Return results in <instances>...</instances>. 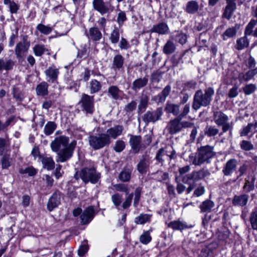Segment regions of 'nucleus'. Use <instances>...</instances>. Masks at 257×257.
Masks as SVG:
<instances>
[{
    "label": "nucleus",
    "instance_id": "nucleus-1",
    "mask_svg": "<svg viewBox=\"0 0 257 257\" xmlns=\"http://www.w3.org/2000/svg\"><path fill=\"white\" fill-rule=\"evenodd\" d=\"M69 142L68 137L61 136L56 137L51 143V148L53 152H57L56 161L57 162H66L73 156L76 146V141Z\"/></svg>",
    "mask_w": 257,
    "mask_h": 257
},
{
    "label": "nucleus",
    "instance_id": "nucleus-2",
    "mask_svg": "<svg viewBox=\"0 0 257 257\" xmlns=\"http://www.w3.org/2000/svg\"><path fill=\"white\" fill-rule=\"evenodd\" d=\"M205 177L204 172L203 170L198 171H193L183 176L182 181L189 186L186 188V186L181 183L178 182L176 190L178 194H181L186 190V194H190L196 186L195 183L203 179Z\"/></svg>",
    "mask_w": 257,
    "mask_h": 257
},
{
    "label": "nucleus",
    "instance_id": "nucleus-3",
    "mask_svg": "<svg viewBox=\"0 0 257 257\" xmlns=\"http://www.w3.org/2000/svg\"><path fill=\"white\" fill-rule=\"evenodd\" d=\"M214 94V90L212 87L206 88L204 92L200 89L195 93L193 98L192 107L195 110H198L201 106L206 107L209 105Z\"/></svg>",
    "mask_w": 257,
    "mask_h": 257
},
{
    "label": "nucleus",
    "instance_id": "nucleus-4",
    "mask_svg": "<svg viewBox=\"0 0 257 257\" xmlns=\"http://www.w3.org/2000/svg\"><path fill=\"white\" fill-rule=\"evenodd\" d=\"M215 155L214 147L205 146L198 149L197 152L191 160L192 164L195 166L201 165L204 163H209V160Z\"/></svg>",
    "mask_w": 257,
    "mask_h": 257
},
{
    "label": "nucleus",
    "instance_id": "nucleus-5",
    "mask_svg": "<svg viewBox=\"0 0 257 257\" xmlns=\"http://www.w3.org/2000/svg\"><path fill=\"white\" fill-rule=\"evenodd\" d=\"M74 177L77 180L80 178L85 183L90 182L92 184H95L100 179V174L93 167H85L81 169L80 173L77 172Z\"/></svg>",
    "mask_w": 257,
    "mask_h": 257
},
{
    "label": "nucleus",
    "instance_id": "nucleus-6",
    "mask_svg": "<svg viewBox=\"0 0 257 257\" xmlns=\"http://www.w3.org/2000/svg\"><path fill=\"white\" fill-rule=\"evenodd\" d=\"M90 146L94 150H98L110 143V140L105 134H99L98 136H91L89 138Z\"/></svg>",
    "mask_w": 257,
    "mask_h": 257
},
{
    "label": "nucleus",
    "instance_id": "nucleus-7",
    "mask_svg": "<svg viewBox=\"0 0 257 257\" xmlns=\"http://www.w3.org/2000/svg\"><path fill=\"white\" fill-rule=\"evenodd\" d=\"M81 105L82 110L87 113H92L94 111V98L88 94H83L81 99L79 102Z\"/></svg>",
    "mask_w": 257,
    "mask_h": 257
},
{
    "label": "nucleus",
    "instance_id": "nucleus-8",
    "mask_svg": "<svg viewBox=\"0 0 257 257\" xmlns=\"http://www.w3.org/2000/svg\"><path fill=\"white\" fill-rule=\"evenodd\" d=\"M30 44L25 41L19 42L16 46L15 54L18 59H23L28 52Z\"/></svg>",
    "mask_w": 257,
    "mask_h": 257
},
{
    "label": "nucleus",
    "instance_id": "nucleus-9",
    "mask_svg": "<svg viewBox=\"0 0 257 257\" xmlns=\"http://www.w3.org/2000/svg\"><path fill=\"white\" fill-rule=\"evenodd\" d=\"M162 115V109L159 108L153 111H147L143 116V120L147 123L156 122L160 119Z\"/></svg>",
    "mask_w": 257,
    "mask_h": 257
},
{
    "label": "nucleus",
    "instance_id": "nucleus-10",
    "mask_svg": "<svg viewBox=\"0 0 257 257\" xmlns=\"http://www.w3.org/2000/svg\"><path fill=\"white\" fill-rule=\"evenodd\" d=\"M45 74L48 82L55 83L57 81L59 71L55 66H51L45 71Z\"/></svg>",
    "mask_w": 257,
    "mask_h": 257
},
{
    "label": "nucleus",
    "instance_id": "nucleus-11",
    "mask_svg": "<svg viewBox=\"0 0 257 257\" xmlns=\"http://www.w3.org/2000/svg\"><path fill=\"white\" fill-rule=\"evenodd\" d=\"M167 128L171 134H175L181 131L182 127L180 118H176L171 120L168 124Z\"/></svg>",
    "mask_w": 257,
    "mask_h": 257
},
{
    "label": "nucleus",
    "instance_id": "nucleus-12",
    "mask_svg": "<svg viewBox=\"0 0 257 257\" xmlns=\"http://www.w3.org/2000/svg\"><path fill=\"white\" fill-rule=\"evenodd\" d=\"M248 199L249 196L247 194L236 195L232 200V203L235 206L243 207L247 204Z\"/></svg>",
    "mask_w": 257,
    "mask_h": 257
},
{
    "label": "nucleus",
    "instance_id": "nucleus-13",
    "mask_svg": "<svg viewBox=\"0 0 257 257\" xmlns=\"http://www.w3.org/2000/svg\"><path fill=\"white\" fill-rule=\"evenodd\" d=\"M94 9L101 15L110 12V6L106 5L103 0H93L92 2Z\"/></svg>",
    "mask_w": 257,
    "mask_h": 257
},
{
    "label": "nucleus",
    "instance_id": "nucleus-14",
    "mask_svg": "<svg viewBox=\"0 0 257 257\" xmlns=\"http://www.w3.org/2000/svg\"><path fill=\"white\" fill-rule=\"evenodd\" d=\"M94 210L92 206L87 207L80 216L81 223L83 224L89 223L93 219Z\"/></svg>",
    "mask_w": 257,
    "mask_h": 257
},
{
    "label": "nucleus",
    "instance_id": "nucleus-15",
    "mask_svg": "<svg viewBox=\"0 0 257 257\" xmlns=\"http://www.w3.org/2000/svg\"><path fill=\"white\" fill-rule=\"evenodd\" d=\"M123 130V127L122 125H117L108 129L105 135L108 137L109 140H110V138L115 139L118 136L121 135Z\"/></svg>",
    "mask_w": 257,
    "mask_h": 257
},
{
    "label": "nucleus",
    "instance_id": "nucleus-16",
    "mask_svg": "<svg viewBox=\"0 0 257 257\" xmlns=\"http://www.w3.org/2000/svg\"><path fill=\"white\" fill-rule=\"evenodd\" d=\"M60 203V195L59 192H55L49 199L48 204L47 208L51 211L55 208L57 207Z\"/></svg>",
    "mask_w": 257,
    "mask_h": 257
},
{
    "label": "nucleus",
    "instance_id": "nucleus-17",
    "mask_svg": "<svg viewBox=\"0 0 257 257\" xmlns=\"http://www.w3.org/2000/svg\"><path fill=\"white\" fill-rule=\"evenodd\" d=\"M237 166V161L232 159L228 160L222 170L224 175L229 176L235 170Z\"/></svg>",
    "mask_w": 257,
    "mask_h": 257
},
{
    "label": "nucleus",
    "instance_id": "nucleus-18",
    "mask_svg": "<svg viewBox=\"0 0 257 257\" xmlns=\"http://www.w3.org/2000/svg\"><path fill=\"white\" fill-rule=\"evenodd\" d=\"M235 0H226L227 5L225 7L223 16L225 18L229 20L234 11L236 9Z\"/></svg>",
    "mask_w": 257,
    "mask_h": 257
},
{
    "label": "nucleus",
    "instance_id": "nucleus-19",
    "mask_svg": "<svg viewBox=\"0 0 257 257\" xmlns=\"http://www.w3.org/2000/svg\"><path fill=\"white\" fill-rule=\"evenodd\" d=\"M148 82V79L146 77L136 79L133 82L132 89L134 91L137 92L141 88L146 86Z\"/></svg>",
    "mask_w": 257,
    "mask_h": 257
},
{
    "label": "nucleus",
    "instance_id": "nucleus-20",
    "mask_svg": "<svg viewBox=\"0 0 257 257\" xmlns=\"http://www.w3.org/2000/svg\"><path fill=\"white\" fill-rule=\"evenodd\" d=\"M87 36L88 39L93 41H99L102 38V34L97 27L90 28Z\"/></svg>",
    "mask_w": 257,
    "mask_h": 257
},
{
    "label": "nucleus",
    "instance_id": "nucleus-21",
    "mask_svg": "<svg viewBox=\"0 0 257 257\" xmlns=\"http://www.w3.org/2000/svg\"><path fill=\"white\" fill-rule=\"evenodd\" d=\"M213 119L218 126H221L228 121V117L221 111H216L214 113Z\"/></svg>",
    "mask_w": 257,
    "mask_h": 257
},
{
    "label": "nucleus",
    "instance_id": "nucleus-22",
    "mask_svg": "<svg viewBox=\"0 0 257 257\" xmlns=\"http://www.w3.org/2000/svg\"><path fill=\"white\" fill-rule=\"evenodd\" d=\"M214 207V202L210 199H207L203 201L199 205L201 212L202 213L210 212L213 210Z\"/></svg>",
    "mask_w": 257,
    "mask_h": 257
},
{
    "label": "nucleus",
    "instance_id": "nucleus-23",
    "mask_svg": "<svg viewBox=\"0 0 257 257\" xmlns=\"http://www.w3.org/2000/svg\"><path fill=\"white\" fill-rule=\"evenodd\" d=\"M199 9V5L196 1H190L186 5L185 11L189 14L196 13Z\"/></svg>",
    "mask_w": 257,
    "mask_h": 257
},
{
    "label": "nucleus",
    "instance_id": "nucleus-24",
    "mask_svg": "<svg viewBox=\"0 0 257 257\" xmlns=\"http://www.w3.org/2000/svg\"><path fill=\"white\" fill-rule=\"evenodd\" d=\"M40 161L42 162L43 167L48 170H51L54 168L55 163L51 157L44 155L40 158Z\"/></svg>",
    "mask_w": 257,
    "mask_h": 257
},
{
    "label": "nucleus",
    "instance_id": "nucleus-25",
    "mask_svg": "<svg viewBox=\"0 0 257 257\" xmlns=\"http://www.w3.org/2000/svg\"><path fill=\"white\" fill-rule=\"evenodd\" d=\"M15 62L10 59H0V71H9L13 69Z\"/></svg>",
    "mask_w": 257,
    "mask_h": 257
},
{
    "label": "nucleus",
    "instance_id": "nucleus-26",
    "mask_svg": "<svg viewBox=\"0 0 257 257\" xmlns=\"http://www.w3.org/2000/svg\"><path fill=\"white\" fill-rule=\"evenodd\" d=\"M132 170L129 168H124L119 174L118 178L123 182H128L130 181Z\"/></svg>",
    "mask_w": 257,
    "mask_h": 257
},
{
    "label": "nucleus",
    "instance_id": "nucleus-27",
    "mask_svg": "<svg viewBox=\"0 0 257 257\" xmlns=\"http://www.w3.org/2000/svg\"><path fill=\"white\" fill-rule=\"evenodd\" d=\"M168 30L169 28L168 25L165 23H161L154 26L152 32L157 33L161 35H164L168 33Z\"/></svg>",
    "mask_w": 257,
    "mask_h": 257
},
{
    "label": "nucleus",
    "instance_id": "nucleus-28",
    "mask_svg": "<svg viewBox=\"0 0 257 257\" xmlns=\"http://www.w3.org/2000/svg\"><path fill=\"white\" fill-rule=\"evenodd\" d=\"M124 63V58L122 56L118 54L114 56L113 59L112 68L114 70H119L122 68Z\"/></svg>",
    "mask_w": 257,
    "mask_h": 257
},
{
    "label": "nucleus",
    "instance_id": "nucleus-29",
    "mask_svg": "<svg viewBox=\"0 0 257 257\" xmlns=\"http://www.w3.org/2000/svg\"><path fill=\"white\" fill-rule=\"evenodd\" d=\"M141 141V137L140 136H131L130 140V143L135 153L139 152L140 148V143Z\"/></svg>",
    "mask_w": 257,
    "mask_h": 257
},
{
    "label": "nucleus",
    "instance_id": "nucleus-30",
    "mask_svg": "<svg viewBox=\"0 0 257 257\" xmlns=\"http://www.w3.org/2000/svg\"><path fill=\"white\" fill-rule=\"evenodd\" d=\"M149 98L146 95H142L140 97L139 104L138 105V112L142 113L144 112L147 108Z\"/></svg>",
    "mask_w": 257,
    "mask_h": 257
},
{
    "label": "nucleus",
    "instance_id": "nucleus-31",
    "mask_svg": "<svg viewBox=\"0 0 257 257\" xmlns=\"http://www.w3.org/2000/svg\"><path fill=\"white\" fill-rule=\"evenodd\" d=\"M33 52L35 56H41L45 52H47V54L49 55L48 49L43 44H36L33 48Z\"/></svg>",
    "mask_w": 257,
    "mask_h": 257
},
{
    "label": "nucleus",
    "instance_id": "nucleus-32",
    "mask_svg": "<svg viewBox=\"0 0 257 257\" xmlns=\"http://www.w3.org/2000/svg\"><path fill=\"white\" fill-rule=\"evenodd\" d=\"M168 226L172 228L174 230H182L187 227V225L186 223L180 220L172 221L168 224Z\"/></svg>",
    "mask_w": 257,
    "mask_h": 257
},
{
    "label": "nucleus",
    "instance_id": "nucleus-33",
    "mask_svg": "<svg viewBox=\"0 0 257 257\" xmlns=\"http://www.w3.org/2000/svg\"><path fill=\"white\" fill-rule=\"evenodd\" d=\"M163 52L166 55H170L176 50L175 43L171 40H168L163 47Z\"/></svg>",
    "mask_w": 257,
    "mask_h": 257
},
{
    "label": "nucleus",
    "instance_id": "nucleus-34",
    "mask_svg": "<svg viewBox=\"0 0 257 257\" xmlns=\"http://www.w3.org/2000/svg\"><path fill=\"white\" fill-rule=\"evenodd\" d=\"M151 217L152 215L142 213L135 218V222L137 224H144L150 222Z\"/></svg>",
    "mask_w": 257,
    "mask_h": 257
},
{
    "label": "nucleus",
    "instance_id": "nucleus-35",
    "mask_svg": "<svg viewBox=\"0 0 257 257\" xmlns=\"http://www.w3.org/2000/svg\"><path fill=\"white\" fill-rule=\"evenodd\" d=\"M89 88L91 94L99 91L101 88L100 82L96 79H92L89 82Z\"/></svg>",
    "mask_w": 257,
    "mask_h": 257
},
{
    "label": "nucleus",
    "instance_id": "nucleus-36",
    "mask_svg": "<svg viewBox=\"0 0 257 257\" xmlns=\"http://www.w3.org/2000/svg\"><path fill=\"white\" fill-rule=\"evenodd\" d=\"M249 221L252 229L257 230V207H254L250 212Z\"/></svg>",
    "mask_w": 257,
    "mask_h": 257
},
{
    "label": "nucleus",
    "instance_id": "nucleus-37",
    "mask_svg": "<svg viewBox=\"0 0 257 257\" xmlns=\"http://www.w3.org/2000/svg\"><path fill=\"white\" fill-rule=\"evenodd\" d=\"M48 84L46 82H42L36 87V92L39 95L44 96L48 94Z\"/></svg>",
    "mask_w": 257,
    "mask_h": 257
},
{
    "label": "nucleus",
    "instance_id": "nucleus-38",
    "mask_svg": "<svg viewBox=\"0 0 257 257\" xmlns=\"http://www.w3.org/2000/svg\"><path fill=\"white\" fill-rule=\"evenodd\" d=\"M108 93L114 99L117 100L120 97V94L122 91L116 86H111L108 88Z\"/></svg>",
    "mask_w": 257,
    "mask_h": 257
},
{
    "label": "nucleus",
    "instance_id": "nucleus-39",
    "mask_svg": "<svg viewBox=\"0 0 257 257\" xmlns=\"http://www.w3.org/2000/svg\"><path fill=\"white\" fill-rule=\"evenodd\" d=\"M149 165V162L145 159H142L138 164V170L141 174L147 172Z\"/></svg>",
    "mask_w": 257,
    "mask_h": 257
},
{
    "label": "nucleus",
    "instance_id": "nucleus-40",
    "mask_svg": "<svg viewBox=\"0 0 257 257\" xmlns=\"http://www.w3.org/2000/svg\"><path fill=\"white\" fill-rule=\"evenodd\" d=\"M249 45V42L245 37L237 39L235 48L237 50H242L246 48Z\"/></svg>",
    "mask_w": 257,
    "mask_h": 257
},
{
    "label": "nucleus",
    "instance_id": "nucleus-41",
    "mask_svg": "<svg viewBox=\"0 0 257 257\" xmlns=\"http://www.w3.org/2000/svg\"><path fill=\"white\" fill-rule=\"evenodd\" d=\"M57 127L56 124L53 121L48 122L44 126V132L46 135H50Z\"/></svg>",
    "mask_w": 257,
    "mask_h": 257
},
{
    "label": "nucleus",
    "instance_id": "nucleus-42",
    "mask_svg": "<svg viewBox=\"0 0 257 257\" xmlns=\"http://www.w3.org/2000/svg\"><path fill=\"white\" fill-rule=\"evenodd\" d=\"M255 178L253 176L251 181L245 180L243 189L245 192H249L254 189V181Z\"/></svg>",
    "mask_w": 257,
    "mask_h": 257
},
{
    "label": "nucleus",
    "instance_id": "nucleus-43",
    "mask_svg": "<svg viewBox=\"0 0 257 257\" xmlns=\"http://www.w3.org/2000/svg\"><path fill=\"white\" fill-rule=\"evenodd\" d=\"M166 110L169 113H172L175 115H178L179 114L180 106L179 105L173 103H167Z\"/></svg>",
    "mask_w": 257,
    "mask_h": 257
},
{
    "label": "nucleus",
    "instance_id": "nucleus-44",
    "mask_svg": "<svg viewBox=\"0 0 257 257\" xmlns=\"http://www.w3.org/2000/svg\"><path fill=\"white\" fill-rule=\"evenodd\" d=\"M256 131L254 128L252 123H248L246 126L243 127L240 132V136L244 137L247 136L250 133H254Z\"/></svg>",
    "mask_w": 257,
    "mask_h": 257
},
{
    "label": "nucleus",
    "instance_id": "nucleus-45",
    "mask_svg": "<svg viewBox=\"0 0 257 257\" xmlns=\"http://www.w3.org/2000/svg\"><path fill=\"white\" fill-rule=\"evenodd\" d=\"M236 34V30L235 28L231 27L229 28L222 34V38L224 40H227L228 38H231L235 36Z\"/></svg>",
    "mask_w": 257,
    "mask_h": 257
},
{
    "label": "nucleus",
    "instance_id": "nucleus-46",
    "mask_svg": "<svg viewBox=\"0 0 257 257\" xmlns=\"http://www.w3.org/2000/svg\"><path fill=\"white\" fill-rule=\"evenodd\" d=\"M219 133L218 129L212 126H207L204 130V134L209 137H214Z\"/></svg>",
    "mask_w": 257,
    "mask_h": 257
},
{
    "label": "nucleus",
    "instance_id": "nucleus-47",
    "mask_svg": "<svg viewBox=\"0 0 257 257\" xmlns=\"http://www.w3.org/2000/svg\"><path fill=\"white\" fill-rule=\"evenodd\" d=\"M171 38L182 45L185 44L187 41V36L182 33H178L175 36H171Z\"/></svg>",
    "mask_w": 257,
    "mask_h": 257
},
{
    "label": "nucleus",
    "instance_id": "nucleus-48",
    "mask_svg": "<svg viewBox=\"0 0 257 257\" xmlns=\"http://www.w3.org/2000/svg\"><path fill=\"white\" fill-rule=\"evenodd\" d=\"M109 39L113 44H116L119 39V33L118 28H114L110 34Z\"/></svg>",
    "mask_w": 257,
    "mask_h": 257
},
{
    "label": "nucleus",
    "instance_id": "nucleus-49",
    "mask_svg": "<svg viewBox=\"0 0 257 257\" xmlns=\"http://www.w3.org/2000/svg\"><path fill=\"white\" fill-rule=\"evenodd\" d=\"M152 239L149 231H145L140 236V241L141 243L144 244L149 243Z\"/></svg>",
    "mask_w": 257,
    "mask_h": 257
},
{
    "label": "nucleus",
    "instance_id": "nucleus-50",
    "mask_svg": "<svg viewBox=\"0 0 257 257\" xmlns=\"http://www.w3.org/2000/svg\"><path fill=\"white\" fill-rule=\"evenodd\" d=\"M37 29L44 35H48L52 31V28L51 27L48 26H45L42 24H39L37 25Z\"/></svg>",
    "mask_w": 257,
    "mask_h": 257
},
{
    "label": "nucleus",
    "instance_id": "nucleus-51",
    "mask_svg": "<svg viewBox=\"0 0 257 257\" xmlns=\"http://www.w3.org/2000/svg\"><path fill=\"white\" fill-rule=\"evenodd\" d=\"M240 147L243 150L248 151L253 149V145L249 141L243 140L240 143Z\"/></svg>",
    "mask_w": 257,
    "mask_h": 257
},
{
    "label": "nucleus",
    "instance_id": "nucleus-52",
    "mask_svg": "<svg viewBox=\"0 0 257 257\" xmlns=\"http://www.w3.org/2000/svg\"><path fill=\"white\" fill-rule=\"evenodd\" d=\"M171 86L170 85H167L163 90L161 93L159 95L160 97V101H164L166 97L169 94L171 91Z\"/></svg>",
    "mask_w": 257,
    "mask_h": 257
},
{
    "label": "nucleus",
    "instance_id": "nucleus-53",
    "mask_svg": "<svg viewBox=\"0 0 257 257\" xmlns=\"http://www.w3.org/2000/svg\"><path fill=\"white\" fill-rule=\"evenodd\" d=\"M113 187L116 191L123 192L126 194L128 193V188L126 184H117L113 185Z\"/></svg>",
    "mask_w": 257,
    "mask_h": 257
},
{
    "label": "nucleus",
    "instance_id": "nucleus-54",
    "mask_svg": "<svg viewBox=\"0 0 257 257\" xmlns=\"http://www.w3.org/2000/svg\"><path fill=\"white\" fill-rule=\"evenodd\" d=\"M2 165L3 169H7L11 166V158L9 155H4L2 159Z\"/></svg>",
    "mask_w": 257,
    "mask_h": 257
},
{
    "label": "nucleus",
    "instance_id": "nucleus-55",
    "mask_svg": "<svg viewBox=\"0 0 257 257\" xmlns=\"http://www.w3.org/2000/svg\"><path fill=\"white\" fill-rule=\"evenodd\" d=\"M111 200L113 204L116 207H118L122 202V196L118 193L114 194L111 196Z\"/></svg>",
    "mask_w": 257,
    "mask_h": 257
},
{
    "label": "nucleus",
    "instance_id": "nucleus-56",
    "mask_svg": "<svg viewBox=\"0 0 257 257\" xmlns=\"http://www.w3.org/2000/svg\"><path fill=\"white\" fill-rule=\"evenodd\" d=\"M256 87L253 84H249L246 85L243 88V91L246 95H250L255 90Z\"/></svg>",
    "mask_w": 257,
    "mask_h": 257
},
{
    "label": "nucleus",
    "instance_id": "nucleus-57",
    "mask_svg": "<svg viewBox=\"0 0 257 257\" xmlns=\"http://www.w3.org/2000/svg\"><path fill=\"white\" fill-rule=\"evenodd\" d=\"M164 149L166 156L169 157L170 159H173L175 158L176 152L172 147H167Z\"/></svg>",
    "mask_w": 257,
    "mask_h": 257
},
{
    "label": "nucleus",
    "instance_id": "nucleus-58",
    "mask_svg": "<svg viewBox=\"0 0 257 257\" xmlns=\"http://www.w3.org/2000/svg\"><path fill=\"white\" fill-rule=\"evenodd\" d=\"M6 6H8L11 14H17L19 10V5L14 1L7 4Z\"/></svg>",
    "mask_w": 257,
    "mask_h": 257
},
{
    "label": "nucleus",
    "instance_id": "nucleus-59",
    "mask_svg": "<svg viewBox=\"0 0 257 257\" xmlns=\"http://www.w3.org/2000/svg\"><path fill=\"white\" fill-rule=\"evenodd\" d=\"M125 148L124 142L121 140L117 141L114 146V150L116 152H121Z\"/></svg>",
    "mask_w": 257,
    "mask_h": 257
},
{
    "label": "nucleus",
    "instance_id": "nucleus-60",
    "mask_svg": "<svg viewBox=\"0 0 257 257\" xmlns=\"http://www.w3.org/2000/svg\"><path fill=\"white\" fill-rule=\"evenodd\" d=\"M88 249L87 243L86 241H84L78 249V255L79 256H83L87 251Z\"/></svg>",
    "mask_w": 257,
    "mask_h": 257
},
{
    "label": "nucleus",
    "instance_id": "nucleus-61",
    "mask_svg": "<svg viewBox=\"0 0 257 257\" xmlns=\"http://www.w3.org/2000/svg\"><path fill=\"white\" fill-rule=\"evenodd\" d=\"M196 84V82L193 80L188 81L184 84L183 91L194 89Z\"/></svg>",
    "mask_w": 257,
    "mask_h": 257
},
{
    "label": "nucleus",
    "instance_id": "nucleus-62",
    "mask_svg": "<svg viewBox=\"0 0 257 257\" xmlns=\"http://www.w3.org/2000/svg\"><path fill=\"white\" fill-rule=\"evenodd\" d=\"M142 193V188L139 187L137 188L135 191V198L134 201V205L135 206H137L140 201Z\"/></svg>",
    "mask_w": 257,
    "mask_h": 257
},
{
    "label": "nucleus",
    "instance_id": "nucleus-63",
    "mask_svg": "<svg viewBox=\"0 0 257 257\" xmlns=\"http://www.w3.org/2000/svg\"><path fill=\"white\" fill-rule=\"evenodd\" d=\"M256 25L255 20H251L247 25L245 30V35H250L252 32L253 28Z\"/></svg>",
    "mask_w": 257,
    "mask_h": 257
},
{
    "label": "nucleus",
    "instance_id": "nucleus-64",
    "mask_svg": "<svg viewBox=\"0 0 257 257\" xmlns=\"http://www.w3.org/2000/svg\"><path fill=\"white\" fill-rule=\"evenodd\" d=\"M136 102L133 100L125 106L124 110L126 112H130L135 110L136 108Z\"/></svg>",
    "mask_w": 257,
    "mask_h": 257
}]
</instances>
